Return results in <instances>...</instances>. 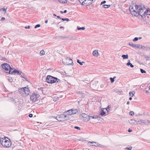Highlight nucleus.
<instances>
[{
	"instance_id": "4be33fe9",
	"label": "nucleus",
	"mask_w": 150,
	"mask_h": 150,
	"mask_svg": "<svg viewBox=\"0 0 150 150\" xmlns=\"http://www.w3.org/2000/svg\"><path fill=\"white\" fill-rule=\"evenodd\" d=\"M150 123V121L148 120H144V124L146 125H148V123Z\"/></svg>"
},
{
	"instance_id": "864d4df0",
	"label": "nucleus",
	"mask_w": 150,
	"mask_h": 150,
	"mask_svg": "<svg viewBox=\"0 0 150 150\" xmlns=\"http://www.w3.org/2000/svg\"><path fill=\"white\" fill-rule=\"evenodd\" d=\"M144 120H140V122H141V124H142V123H143L144 124Z\"/></svg>"
},
{
	"instance_id": "7c9ffc66",
	"label": "nucleus",
	"mask_w": 150,
	"mask_h": 150,
	"mask_svg": "<svg viewBox=\"0 0 150 150\" xmlns=\"http://www.w3.org/2000/svg\"><path fill=\"white\" fill-rule=\"evenodd\" d=\"M7 9V8H0V10H3L4 11H5V13H6V10Z\"/></svg>"
},
{
	"instance_id": "79ce46f5",
	"label": "nucleus",
	"mask_w": 150,
	"mask_h": 150,
	"mask_svg": "<svg viewBox=\"0 0 150 150\" xmlns=\"http://www.w3.org/2000/svg\"><path fill=\"white\" fill-rule=\"evenodd\" d=\"M132 149V147L130 146L129 147H126L125 148V150H131Z\"/></svg>"
},
{
	"instance_id": "f03ea898",
	"label": "nucleus",
	"mask_w": 150,
	"mask_h": 150,
	"mask_svg": "<svg viewBox=\"0 0 150 150\" xmlns=\"http://www.w3.org/2000/svg\"><path fill=\"white\" fill-rule=\"evenodd\" d=\"M44 79L46 80L47 83H53L56 82H61V81L57 78L50 75L47 76L46 78L45 77Z\"/></svg>"
},
{
	"instance_id": "4c0bfd02",
	"label": "nucleus",
	"mask_w": 150,
	"mask_h": 150,
	"mask_svg": "<svg viewBox=\"0 0 150 150\" xmlns=\"http://www.w3.org/2000/svg\"><path fill=\"white\" fill-rule=\"evenodd\" d=\"M61 19L63 21H69V18H61Z\"/></svg>"
},
{
	"instance_id": "412c9836",
	"label": "nucleus",
	"mask_w": 150,
	"mask_h": 150,
	"mask_svg": "<svg viewBox=\"0 0 150 150\" xmlns=\"http://www.w3.org/2000/svg\"><path fill=\"white\" fill-rule=\"evenodd\" d=\"M127 66H130L131 68L133 67H134V66L130 63V61L129 60H128V62L127 64Z\"/></svg>"
},
{
	"instance_id": "b1692460",
	"label": "nucleus",
	"mask_w": 150,
	"mask_h": 150,
	"mask_svg": "<svg viewBox=\"0 0 150 150\" xmlns=\"http://www.w3.org/2000/svg\"><path fill=\"white\" fill-rule=\"evenodd\" d=\"M25 87H23L22 88H20L19 89V91L20 92H21L22 93H23L24 90H25Z\"/></svg>"
},
{
	"instance_id": "a211bd4d",
	"label": "nucleus",
	"mask_w": 150,
	"mask_h": 150,
	"mask_svg": "<svg viewBox=\"0 0 150 150\" xmlns=\"http://www.w3.org/2000/svg\"><path fill=\"white\" fill-rule=\"evenodd\" d=\"M93 56L95 57H97L98 54V50H94L93 52Z\"/></svg>"
},
{
	"instance_id": "de8ad7c7",
	"label": "nucleus",
	"mask_w": 150,
	"mask_h": 150,
	"mask_svg": "<svg viewBox=\"0 0 150 150\" xmlns=\"http://www.w3.org/2000/svg\"><path fill=\"white\" fill-rule=\"evenodd\" d=\"M40 26V24H37V25H36L35 26V28H37L38 27H39Z\"/></svg>"
},
{
	"instance_id": "f704fd0d",
	"label": "nucleus",
	"mask_w": 150,
	"mask_h": 150,
	"mask_svg": "<svg viewBox=\"0 0 150 150\" xmlns=\"http://www.w3.org/2000/svg\"><path fill=\"white\" fill-rule=\"evenodd\" d=\"M92 144V145H95L94 144H96V142H88V145H90V144Z\"/></svg>"
},
{
	"instance_id": "774afa93",
	"label": "nucleus",
	"mask_w": 150,
	"mask_h": 150,
	"mask_svg": "<svg viewBox=\"0 0 150 150\" xmlns=\"http://www.w3.org/2000/svg\"><path fill=\"white\" fill-rule=\"evenodd\" d=\"M103 86H104V85L103 84L100 85V87L101 88L103 87Z\"/></svg>"
},
{
	"instance_id": "09e8293b",
	"label": "nucleus",
	"mask_w": 150,
	"mask_h": 150,
	"mask_svg": "<svg viewBox=\"0 0 150 150\" xmlns=\"http://www.w3.org/2000/svg\"><path fill=\"white\" fill-rule=\"evenodd\" d=\"M141 46L142 45H136V47H137L138 48H141Z\"/></svg>"
},
{
	"instance_id": "ddd939ff",
	"label": "nucleus",
	"mask_w": 150,
	"mask_h": 150,
	"mask_svg": "<svg viewBox=\"0 0 150 150\" xmlns=\"http://www.w3.org/2000/svg\"><path fill=\"white\" fill-rule=\"evenodd\" d=\"M141 49H142L143 50L146 49V51L148 50L150 51V46H141Z\"/></svg>"
},
{
	"instance_id": "5701e85b",
	"label": "nucleus",
	"mask_w": 150,
	"mask_h": 150,
	"mask_svg": "<svg viewBox=\"0 0 150 150\" xmlns=\"http://www.w3.org/2000/svg\"><path fill=\"white\" fill-rule=\"evenodd\" d=\"M61 3H65L67 2V0H58Z\"/></svg>"
},
{
	"instance_id": "13d9d810",
	"label": "nucleus",
	"mask_w": 150,
	"mask_h": 150,
	"mask_svg": "<svg viewBox=\"0 0 150 150\" xmlns=\"http://www.w3.org/2000/svg\"><path fill=\"white\" fill-rule=\"evenodd\" d=\"M91 117L93 119H95V117L94 116H91L90 115L89 119H90V118Z\"/></svg>"
},
{
	"instance_id": "0eeeda50",
	"label": "nucleus",
	"mask_w": 150,
	"mask_h": 150,
	"mask_svg": "<svg viewBox=\"0 0 150 150\" xmlns=\"http://www.w3.org/2000/svg\"><path fill=\"white\" fill-rule=\"evenodd\" d=\"M129 10L130 11L131 13L133 16H137V10L135 9H134V7L133 6L130 5L129 7Z\"/></svg>"
},
{
	"instance_id": "bf43d9fd",
	"label": "nucleus",
	"mask_w": 150,
	"mask_h": 150,
	"mask_svg": "<svg viewBox=\"0 0 150 150\" xmlns=\"http://www.w3.org/2000/svg\"><path fill=\"white\" fill-rule=\"evenodd\" d=\"M43 89V88L42 87H41V88H38V89L39 90H41L42 91V90Z\"/></svg>"
},
{
	"instance_id": "7ed1b4c3",
	"label": "nucleus",
	"mask_w": 150,
	"mask_h": 150,
	"mask_svg": "<svg viewBox=\"0 0 150 150\" xmlns=\"http://www.w3.org/2000/svg\"><path fill=\"white\" fill-rule=\"evenodd\" d=\"M68 117L67 115L64 114L57 115L55 118L59 121H65L68 120Z\"/></svg>"
},
{
	"instance_id": "bb28decb",
	"label": "nucleus",
	"mask_w": 150,
	"mask_h": 150,
	"mask_svg": "<svg viewBox=\"0 0 150 150\" xmlns=\"http://www.w3.org/2000/svg\"><path fill=\"white\" fill-rule=\"evenodd\" d=\"M122 57L123 58V59H127L128 58V56L127 54L122 55Z\"/></svg>"
},
{
	"instance_id": "69168bd1",
	"label": "nucleus",
	"mask_w": 150,
	"mask_h": 150,
	"mask_svg": "<svg viewBox=\"0 0 150 150\" xmlns=\"http://www.w3.org/2000/svg\"><path fill=\"white\" fill-rule=\"evenodd\" d=\"M57 17L58 18H60L61 19V18L59 16H57Z\"/></svg>"
},
{
	"instance_id": "9b49d317",
	"label": "nucleus",
	"mask_w": 150,
	"mask_h": 150,
	"mask_svg": "<svg viewBox=\"0 0 150 150\" xmlns=\"http://www.w3.org/2000/svg\"><path fill=\"white\" fill-rule=\"evenodd\" d=\"M11 73L12 74H14L17 73L18 75H21V74H22V73L21 71H19L16 69H14Z\"/></svg>"
},
{
	"instance_id": "58836bf2",
	"label": "nucleus",
	"mask_w": 150,
	"mask_h": 150,
	"mask_svg": "<svg viewBox=\"0 0 150 150\" xmlns=\"http://www.w3.org/2000/svg\"><path fill=\"white\" fill-rule=\"evenodd\" d=\"M134 112L132 111H131L129 112V115H130L131 116H133L134 115Z\"/></svg>"
},
{
	"instance_id": "3c124183",
	"label": "nucleus",
	"mask_w": 150,
	"mask_h": 150,
	"mask_svg": "<svg viewBox=\"0 0 150 150\" xmlns=\"http://www.w3.org/2000/svg\"><path fill=\"white\" fill-rule=\"evenodd\" d=\"M95 119H98L99 120L101 118V117H99L98 116H96L95 117Z\"/></svg>"
},
{
	"instance_id": "cd10ccee",
	"label": "nucleus",
	"mask_w": 150,
	"mask_h": 150,
	"mask_svg": "<svg viewBox=\"0 0 150 150\" xmlns=\"http://www.w3.org/2000/svg\"><path fill=\"white\" fill-rule=\"evenodd\" d=\"M129 45L132 46L133 47H136V45H135L133 44L132 42H129Z\"/></svg>"
},
{
	"instance_id": "37998d69",
	"label": "nucleus",
	"mask_w": 150,
	"mask_h": 150,
	"mask_svg": "<svg viewBox=\"0 0 150 150\" xmlns=\"http://www.w3.org/2000/svg\"><path fill=\"white\" fill-rule=\"evenodd\" d=\"M138 40V37H135V38L133 40V41L134 42H135L137 41Z\"/></svg>"
},
{
	"instance_id": "ea45409f",
	"label": "nucleus",
	"mask_w": 150,
	"mask_h": 150,
	"mask_svg": "<svg viewBox=\"0 0 150 150\" xmlns=\"http://www.w3.org/2000/svg\"><path fill=\"white\" fill-rule=\"evenodd\" d=\"M8 80L9 82H12L13 81V79H12V78L11 77H9L8 79Z\"/></svg>"
},
{
	"instance_id": "a878e982",
	"label": "nucleus",
	"mask_w": 150,
	"mask_h": 150,
	"mask_svg": "<svg viewBox=\"0 0 150 150\" xmlns=\"http://www.w3.org/2000/svg\"><path fill=\"white\" fill-rule=\"evenodd\" d=\"M105 114V112L104 111V110L103 109H102L101 110V112L100 113V115H101L102 116H103V115H104Z\"/></svg>"
},
{
	"instance_id": "6e6d98bb",
	"label": "nucleus",
	"mask_w": 150,
	"mask_h": 150,
	"mask_svg": "<svg viewBox=\"0 0 150 150\" xmlns=\"http://www.w3.org/2000/svg\"><path fill=\"white\" fill-rule=\"evenodd\" d=\"M5 18L4 17H2V18H1V21H4L5 20Z\"/></svg>"
},
{
	"instance_id": "8fccbe9b",
	"label": "nucleus",
	"mask_w": 150,
	"mask_h": 150,
	"mask_svg": "<svg viewBox=\"0 0 150 150\" xmlns=\"http://www.w3.org/2000/svg\"><path fill=\"white\" fill-rule=\"evenodd\" d=\"M9 70H11V71H10V73H9L10 74H11V73H12V71H13V70H13V69L10 66V68H9Z\"/></svg>"
},
{
	"instance_id": "c756f323",
	"label": "nucleus",
	"mask_w": 150,
	"mask_h": 150,
	"mask_svg": "<svg viewBox=\"0 0 150 150\" xmlns=\"http://www.w3.org/2000/svg\"><path fill=\"white\" fill-rule=\"evenodd\" d=\"M77 62L78 63H79L81 65H82L83 63H84L83 62H80L79 60V59H77Z\"/></svg>"
},
{
	"instance_id": "6ab92c4d",
	"label": "nucleus",
	"mask_w": 150,
	"mask_h": 150,
	"mask_svg": "<svg viewBox=\"0 0 150 150\" xmlns=\"http://www.w3.org/2000/svg\"><path fill=\"white\" fill-rule=\"evenodd\" d=\"M69 40H77V38L75 37H73L71 36H70L68 37Z\"/></svg>"
},
{
	"instance_id": "f257e3e1",
	"label": "nucleus",
	"mask_w": 150,
	"mask_h": 150,
	"mask_svg": "<svg viewBox=\"0 0 150 150\" xmlns=\"http://www.w3.org/2000/svg\"><path fill=\"white\" fill-rule=\"evenodd\" d=\"M144 6V7L141 5H135V9L137 10L136 12H137V16L138 15H140L143 18H145V16L144 15V14L143 12L144 10L145 11L146 8L144 7V6Z\"/></svg>"
},
{
	"instance_id": "052dcab7",
	"label": "nucleus",
	"mask_w": 150,
	"mask_h": 150,
	"mask_svg": "<svg viewBox=\"0 0 150 150\" xmlns=\"http://www.w3.org/2000/svg\"><path fill=\"white\" fill-rule=\"evenodd\" d=\"M106 2V1H104L103 2H101V4H105Z\"/></svg>"
},
{
	"instance_id": "2f4dec72",
	"label": "nucleus",
	"mask_w": 150,
	"mask_h": 150,
	"mask_svg": "<svg viewBox=\"0 0 150 150\" xmlns=\"http://www.w3.org/2000/svg\"><path fill=\"white\" fill-rule=\"evenodd\" d=\"M77 29L78 30H84L85 29V28L84 27H78L77 28Z\"/></svg>"
},
{
	"instance_id": "a18cd8bd",
	"label": "nucleus",
	"mask_w": 150,
	"mask_h": 150,
	"mask_svg": "<svg viewBox=\"0 0 150 150\" xmlns=\"http://www.w3.org/2000/svg\"><path fill=\"white\" fill-rule=\"evenodd\" d=\"M65 112L66 113H67V114L68 115H72L71 114V112H68V110H67V111L66 112H65Z\"/></svg>"
},
{
	"instance_id": "c03bdc74",
	"label": "nucleus",
	"mask_w": 150,
	"mask_h": 150,
	"mask_svg": "<svg viewBox=\"0 0 150 150\" xmlns=\"http://www.w3.org/2000/svg\"><path fill=\"white\" fill-rule=\"evenodd\" d=\"M110 81H111V83H113L114 82V81H115V80L113 79V78L112 77H110Z\"/></svg>"
},
{
	"instance_id": "4468645a",
	"label": "nucleus",
	"mask_w": 150,
	"mask_h": 150,
	"mask_svg": "<svg viewBox=\"0 0 150 150\" xmlns=\"http://www.w3.org/2000/svg\"><path fill=\"white\" fill-rule=\"evenodd\" d=\"M68 111L71 112V114H74L78 112V110L77 109L74 110L73 109H71L68 110Z\"/></svg>"
},
{
	"instance_id": "4d7b16f0",
	"label": "nucleus",
	"mask_w": 150,
	"mask_h": 150,
	"mask_svg": "<svg viewBox=\"0 0 150 150\" xmlns=\"http://www.w3.org/2000/svg\"><path fill=\"white\" fill-rule=\"evenodd\" d=\"M30 28V26L29 25H28L27 27L26 26L25 27V29H29Z\"/></svg>"
},
{
	"instance_id": "e433bc0d",
	"label": "nucleus",
	"mask_w": 150,
	"mask_h": 150,
	"mask_svg": "<svg viewBox=\"0 0 150 150\" xmlns=\"http://www.w3.org/2000/svg\"><path fill=\"white\" fill-rule=\"evenodd\" d=\"M140 70V71L142 73H146V71L145 70H144L142 69H141Z\"/></svg>"
},
{
	"instance_id": "a19ab883",
	"label": "nucleus",
	"mask_w": 150,
	"mask_h": 150,
	"mask_svg": "<svg viewBox=\"0 0 150 150\" xmlns=\"http://www.w3.org/2000/svg\"><path fill=\"white\" fill-rule=\"evenodd\" d=\"M59 38H68V37H66V36H60L59 37Z\"/></svg>"
},
{
	"instance_id": "0e129e2a",
	"label": "nucleus",
	"mask_w": 150,
	"mask_h": 150,
	"mask_svg": "<svg viewBox=\"0 0 150 150\" xmlns=\"http://www.w3.org/2000/svg\"><path fill=\"white\" fill-rule=\"evenodd\" d=\"M67 12V10H64V11H63V13H66Z\"/></svg>"
},
{
	"instance_id": "2eb2a0df",
	"label": "nucleus",
	"mask_w": 150,
	"mask_h": 150,
	"mask_svg": "<svg viewBox=\"0 0 150 150\" xmlns=\"http://www.w3.org/2000/svg\"><path fill=\"white\" fill-rule=\"evenodd\" d=\"M25 90L24 91V93L26 95H28L30 92V90L28 88L25 87Z\"/></svg>"
},
{
	"instance_id": "e2e57ef3",
	"label": "nucleus",
	"mask_w": 150,
	"mask_h": 150,
	"mask_svg": "<svg viewBox=\"0 0 150 150\" xmlns=\"http://www.w3.org/2000/svg\"><path fill=\"white\" fill-rule=\"evenodd\" d=\"M128 131L129 132H130L132 131V130L131 129H129L128 130Z\"/></svg>"
},
{
	"instance_id": "393cba45",
	"label": "nucleus",
	"mask_w": 150,
	"mask_h": 150,
	"mask_svg": "<svg viewBox=\"0 0 150 150\" xmlns=\"http://www.w3.org/2000/svg\"><path fill=\"white\" fill-rule=\"evenodd\" d=\"M134 94L135 92L134 91H131L129 93L130 96L132 97H133L134 96Z\"/></svg>"
},
{
	"instance_id": "680f3d73",
	"label": "nucleus",
	"mask_w": 150,
	"mask_h": 150,
	"mask_svg": "<svg viewBox=\"0 0 150 150\" xmlns=\"http://www.w3.org/2000/svg\"><path fill=\"white\" fill-rule=\"evenodd\" d=\"M110 108V107H109V106L108 105L106 108V110H107L108 112V109L109 108Z\"/></svg>"
},
{
	"instance_id": "49530a36",
	"label": "nucleus",
	"mask_w": 150,
	"mask_h": 150,
	"mask_svg": "<svg viewBox=\"0 0 150 150\" xmlns=\"http://www.w3.org/2000/svg\"><path fill=\"white\" fill-rule=\"evenodd\" d=\"M140 120H139L138 121H136V124L137 125V124H141V122H140Z\"/></svg>"
},
{
	"instance_id": "20e7f679",
	"label": "nucleus",
	"mask_w": 150,
	"mask_h": 150,
	"mask_svg": "<svg viewBox=\"0 0 150 150\" xmlns=\"http://www.w3.org/2000/svg\"><path fill=\"white\" fill-rule=\"evenodd\" d=\"M30 99L33 102H35L39 100L40 97V95L39 94H36L35 93L30 95Z\"/></svg>"
},
{
	"instance_id": "473e14b6",
	"label": "nucleus",
	"mask_w": 150,
	"mask_h": 150,
	"mask_svg": "<svg viewBox=\"0 0 150 150\" xmlns=\"http://www.w3.org/2000/svg\"><path fill=\"white\" fill-rule=\"evenodd\" d=\"M40 55L42 56L45 54V52L43 50H41L40 52Z\"/></svg>"
},
{
	"instance_id": "72a5a7b5",
	"label": "nucleus",
	"mask_w": 150,
	"mask_h": 150,
	"mask_svg": "<svg viewBox=\"0 0 150 150\" xmlns=\"http://www.w3.org/2000/svg\"><path fill=\"white\" fill-rule=\"evenodd\" d=\"M144 58L146 59V60H148L149 59V57L146 55H144Z\"/></svg>"
},
{
	"instance_id": "39448f33",
	"label": "nucleus",
	"mask_w": 150,
	"mask_h": 150,
	"mask_svg": "<svg viewBox=\"0 0 150 150\" xmlns=\"http://www.w3.org/2000/svg\"><path fill=\"white\" fill-rule=\"evenodd\" d=\"M62 62L63 64L66 65H73L74 64L72 59L67 57H65Z\"/></svg>"
},
{
	"instance_id": "dca6fc26",
	"label": "nucleus",
	"mask_w": 150,
	"mask_h": 150,
	"mask_svg": "<svg viewBox=\"0 0 150 150\" xmlns=\"http://www.w3.org/2000/svg\"><path fill=\"white\" fill-rule=\"evenodd\" d=\"M96 144L95 145H90V146H96V147H98V146H99L100 147H101V148H103L104 147V146H103V145L98 143H97L96 142Z\"/></svg>"
},
{
	"instance_id": "aec40b11",
	"label": "nucleus",
	"mask_w": 150,
	"mask_h": 150,
	"mask_svg": "<svg viewBox=\"0 0 150 150\" xmlns=\"http://www.w3.org/2000/svg\"><path fill=\"white\" fill-rule=\"evenodd\" d=\"M129 123L131 124L136 125V121L135 120L131 119L129 121Z\"/></svg>"
},
{
	"instance_id": "9d476101",
	"label": "nucleus",
	"mask_w": 150,
	"mask_h": 150,
	"mask_svg": "<svg viewBox=\"0 0 150 150\" xmlns=\"http://www.w3.org/2000/svg\"><path fill=\"white\" fill-rule=\"evenodd\" d=\"M144 15L145 16V18H146V17L148 15H150V9L149 8L147 9L144 12Z\"/></svg>"
},
{
	"instance_id": "423d86ee",
	"label": "nucleus",
	"mask_w": 150,
	"mask_h": 150,
	"mask_svg": "<svg viewBox=\"0 0 150 150\" xmlns=\"http://www.w3.org/2000/svg\"><path fill=\"white\" fill-rule=\"evenodd\" d=\"M1 66L3 69L6 73H10L11 70H9L10 66L7 63H4L1 64Z\"/></svg>"
},
{
	"instance_id": "338daca9",
	"label": "nucleus",
	"mask_w": 150,
	"mask_h": 150,
	"mask_svg": "<svg viewBox=\"0 0 150 150\" xmlns=\"http://www.w3.org/2000/svg\"><path fill=\"white\" fill-rule=\"evenodd\" d=\"M60 29H62V28H63V29H64V27H62V26H61L60 27Z\"/></svg>"
},
{
	"instance_id": "f8f14e48",
	"label": "nucleus",
	"mask_w": 150,
	"mask_h": 150,
	"mask_svg": "<svg viewBox=\"0 0 150 150\" xmlns=\"http://www.w3.org/2000/svg\"><path fill=\"white\" fill-rule=\"evenodd\" d=\"M92 4L91 1L87 0H84V5L85 6H89Z\"/></svg>"
},
{
	"instance_id": "5fc2aeb1",
	"label": "nucleus",
	"mask_w": 150,
	"mask_h": 150,
	"mask_svg": "<svg viewBox=\"0 0 150 150\" xmlns=\"http://www.w3.org/2000/svg\"><path fill=\"white\" fill-rule=\"evenodd\" d=\"M33 115L32 114H30L29 115V116L30 117H33Z\"/></svg>"
},
{
	"instance_id": "c85d7f7f",
	"label": "nucleus",
	"mask_w": 150,
	"mask_h": 150,
	"mask_svg": "<svg viewBox=\"0 0 150 150\" xmlns=\"http://www.w3.org/2000/svg\"><path fill=\"white\" fill-rule=\"evenodd\" d=\"M110 5H108L106 4H104L103 5V6L105 8H109L110 7Z\"/></svg>"
},
{
	"instance_id": "1a4fd4ad",
	"label": "nucleus",
	"mask_w": 150,
	"mask_h": 150,
	"mask_svg": "<svg viewBox=\"0 0 150 150\" xmlns=\"http://www.w3.org/2000/svg\"><path fill=\"white\" fill-rule=\"evenodd\" d=\"M81 115L82 117L85 118V119L84 120L85 121H88L89 120L90 115H88L87 114L84 113L81 114Z\"/></svg>"
},
{
	"instance_id": "603ef678",
	"label": "nucleus",
	"mask_w": 150,
	"mask_h": 150,
	"mask_svg": "<svg viewBox=\"0 0 150 150\" xmlns=\"http://www.w3.org/2000/svg\"><path fill=\"white\" fill-rule=\"evenodd\" d=\"M74 128L77 129L78 130L80 129V128L79 127L77 126H75L74 127Z\"/></svg>"
},
{
	"instance_id": "6e6552de",
	"label": "nucleus",
	"mask_w": 150,
	"mask_h": 150,
	"mask_svg": "<svg viewBox=\"0 0 150 150\" xmlns=\"http://www.w3.org/2000/svg\"><path fill=\"white\" fill-rule=\"evenodd\" d=\"M5 142L3 144V146L6 147H9L11 146V141L6 140Z\"/></svg>"
},
{
	"instance_id": "f3484780",
	"label": "nucleus",
	"mask_w": 150,
	"mask_h": 150,
	"mask_svg": "<svg viewBox=\"0 0 150 150\" xmlns=\"http://www.w3.org/2000/svg\"><path fill=\"white\" fill-rule=\"evenodd\" d=\"M4 137L5 138L4 139L2 138H1L0 139V142L1 143V145L3 146V144L5 142V141H6V139L5 138L6 137Z\"/></svg>"
},
{
	"instance_id": "c9c22d12",
	"label": "nucleus",
	"mask_w": 150,
	"mask_h": 150,
	"mask_svg": "<svg viewBox=\"0 0 150 150\" xmlns=\"http://www.w3.org/2000/svg\"><path fill=\"white\" fill-rule=\"evenodd\" d=\"M79 2L81 4L83 5H84V0H79Z\"/></svg>"
}]
</instances>
